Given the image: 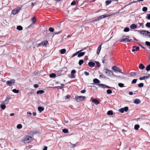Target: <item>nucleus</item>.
<instances>
[{"label":"nucleus","instance_id":"nucleus-52","mask_svg":"<svg viewBox=\"0 0 150 150\" xmlns=\"http://www.w3.org/2000/svg\"><path fill=\"white\" fill-rule=\"evenodd\" d=\"M119 111L121 113H123L124 111V110L123 108H121L119 110Z\"/></svg>","mask_w":150,"mask_h":150},{"label":"nucleus","instance_id":"nucleus-46","mask_svg":"<svg viewBox=\"0 0 150 150\" xmlns=\"http://www.w3.org/2000/svg\"><path fill=\"white\" fill-rule=\"evenodd\" d=\"M49 30L51 32H53L54 31V29L52 27H50L49 28Z\"/></svg>","mask_w":150,"mask_h":150},{"label":"nucleus","instance_id":"nucleus-1","mask_svg":"<svg viewBox=\"0 0 150 150\" xmlns=\"http://www.w3.org/2000/svg\"><path fill=\"white\" fill-rule=\"evenodd\" d=\"M33 140V138L31 136L26 135L24 137L22 141L25 143H29Z\"/></svg>","mask_w":150,"mask_h":150},{"label":"nucleus","instance_id":"nucleus-33","mask_svg":"<svg viewBox=\"0 0 150 150\" xmlns=\"http://www.w3.org/2000/svg\"><path fill=\"white\" fill-rule=\"evenodd\" d=\"M22 127V126L21 124H18L17 126V128L18 129H21Z\"/></svg>","mask_w":150,"mask_h":150},{"label":"nucleus","instance_id":"nucleus-20","mask_svg":"<svg viewBox=\"0 0 150 150\" xmlns=\"http://www.w3.org/2000/svg\"><path fill=\"white\" fill-rule=\"evenodd\" d=\"M141 101L139 99H136L134 101V103L137 104H138L140 103Z\"/></svg>","mask_w":150,"mask_h":150},{"label":"nucleus","instance_id":"nucleus-18","mask_svg":"<svg viewBox=\"0 0 150 150\" xmlns=\"http://www.w3.org/2000/svg\"><path fill=\"white\" fill-rule=\"evenodd\" d=\"M137 26L134 24H132L130 26V28L132 29H134L137 28Z\"/></svg>","mask_w":150,"mask_h":150},{"label":"nucleus","instance_id":"nucleus-62","mask_svg":"<svg viewBox=\"0 0 150 150\" xmlns=\"http://www.w3.org/2000/svg\"><path fill=\"white\" fill-rule=\"evenodd\" d=\"M84 74H85L86 75V76H88L89 75V74L88 73V72H86V71H85L84 72Z\"/></svg>","mask_w":150,"mask_h":150},{"label":"nucleus","instance_id":"nucleus-49","mask_svg":"<svg viewBox=\"0 0 150 150\" xmlns=\"http://www.w3.org/2000/svg\"><path fill=\"white\" fill-rule=\"evenodd\" d=\"M146 45L147 46H150V42L148 41H146L145 42Z\"/></svg>","mask_w":150,"mask_h":150},{"label":"nucleus","instance_id":"nucleus-23","mask_svg":"<svg viewBox=\"0 0 150 150\" xmlns=\"http://www.w3.org/2000/svg\"><path fill=\"white\" fill-rule=\"evenodd\" d=\"M139 68L141 69H144L145 66L142 64H139Z\"/></svg>","mask_w":150,"mask_h":150},{"label":"nucleus","instance_id":"nucleus-5","mask_svg":"<svg viewBox=\"0 0 150 150\" xmlns=\"http://www.w3.org/2000/svg\"><path fill=\"white\" fill-rule=\"evenodd\" d=\"M48 43L47 41L44 40L43 41L41 42L38 44V45L36 46L37 47H39L40 46H46Z\"/></svg>","mask_w":150,"mask_h":150},{"label":"nucleus","instance_id":"nucleus-38","mask_svg":"<svg viewBox=\"0 0 150 150\" xmlns=\"http://www.w3.org/2000/svg\"><path fill=\"white\" fill-rule=\"evenodd\" d=\"M12 91L14 93H18L19 92L18 90H16V89H13L12 90Z\"/></svg>","mask_w":150,"mask_h":150},{"label":"nucleus","instance_id":"nucleus-36","mask_svg":"<svg viewBox=\"0 0 150 150\" xmlns=\"http://www.w3.org/2000/svg\"><path fill=\"white\" fill-rule=\"evenodd\" d=\"M106 92L108 94H110L112 93V92L111 90L110 89H108L107 90Z\"/></svg>","mask_w":150,"mask_h":150},{"label":"nucleus","instance_id":"nucleus-7","mask_svg":"<svg viewBox=\"0 0 150 150\" xmlns=\"http://www.w3.org/2000/svg\"><path fill=\"white\" fill-rule=\"evenodd\" d=\"M15 83V80L14 79L8 81L6 82L7 85L9 86H11L12 84Z\"/></svg>","mask_w":150,"mask_h":150},{"label":"nucleus","instance_id":"nucleus-32","mask_svg":"<svg viewBox=\"0 0 150 150\" xmlns=\"http://www.w3.org/2000/svg\"><path fill=\"white\" fill-rule=\"evenodd\" d=\"M62 132L65 133H68V130L67 129H62Z\"/></svg>","mask_w":150,"mask_h":150},{"label":"nucleus","instance_id":"nucleus-30","mask_svg":"<svg viewBox=\"0 0 150 150\" xmlns=\"http://www.w3.org/2000/svg\"><path fill=\"white\" fill-rule=\"evenodd\" d=\"M84 61L83 59L80 60L79 62V64L80 65H81L83 63Z\"/></svg>","mask_w":150,"mask_h":150},{"label":"nucleus","instance_id":"nucleus-22","mask_svg":"<svg viewBox=\"0 0 150 150\" xmlns=\"http://www.w3.org/2000/svg\"><path fill=\"white\" fill-rule=\"evenodd\" d=\"M38 109L39 111L40 112H41L42 111L44 110V108L42 107H39L38 108Z\"/></svg>","mask_w":150,"mask_h":150},{"label":"nucleus","instance_id":"nucleus-58","mask_svg":"<svg viewBox=\"0 0 150 150\" xmlns=\"http://www.w3.org/2000/svg\"><path fill=\"white\" fill-rule=\"evenodd\" d=\"M107 57L106 56H105L103 59L104 60L106 61V60L107 59Z\"/></svg>","mask_w":150,"mask_h":150},{"label":"nucleus","instance_id":"nucleus-55","mask_svg":"<svg viewBox=\"0 0 150 150\" xmlns=\"http://www.w3.org/2000/svg\"><path fill=\"white\" fill-rule=\"evenodd\" d=\"M4 103L7 104L9 102V99H7V98L6 99L4 100Z\"/></svg>","mask_w":150,"mask_h":150},{"label":"nucleus","instance_id":"nucleus-35","mask_svg":"<svg viewBox=\"0 0 150 150\" xmlns=\"http://www.w3.org/2000/svg\"><path fill=\"white\" fill-rule=\"evenodd\" d=\"M137 74V72H132L130 73V75L132 76L136 75Z\"/></svg>","mask_w":150,"mask_h":150},{"label":"nucleus","instance_id":"nucleus-47","mask_svg":"<svg viewBox=\"0 0 150 150\" xmlns=\"http://www.w3.org/2000/svg\"><path fill=\"white\" fill-rule=\"evenodd\" d=\"M146 18L147 19H150V14H147Z\"/></svg>","mask_w":150,"mask_h":150},{"label":"nucleus","instance_id":"nucleus-40","mask_svg":"<svg viewBox=\"0 0 150 150\" xmlns=\"http://www.w3.org/2000/svg\"><path fill=\"white\" fill-rule=\"evenodd\" d=\"M145 35L148 36L149 38H150V32L148 31H147Z\"/></svg>","mask_w":150,"mask_h":150},{"label":"nucleus","instance_id":"nucleus-57","mask_svg":"<svg viewBox=\"0 0 150 150\" xmlns=\"http://www.w3.org/2000/svg\"><path fill=\"white\" fill-rule=\"evenodd\" d=\"M96 62L97 66L98 67H99L100 66V63H99V62Z\"/></svg>","mask_w":150,"mask_h":150},{"label":"nucleus","instance_id":"nucleus-16","mask_svg":"<svg viewBox=\"0 0 150 150\" xmlns=\"http://www.w3.org/2000/svg\"><path fill=\"white\" fill-rule=\"evenodd\" d=\"M139 47H135V46L133 47V49H132V51L134 52L135 51H138L139 50Z\"/></svg>","mask_w":150,"mask_h":150},{"label":"nucleus","instance_id":"nucleus-34","mask_svg":"<svg viewBox=\"0 0 150 150\" xmlns=\"http://www.w3.org/2000/svg\"><path fill=\"white\" fill-rule=\"evenodd\" d=\"M139 127V126L138 125H136L134 126V128L136 130H138Z\"/></svg>","mask_w":150,"mask_h":150},{"label":"nucleus","instance_id":"nucleus-24","mask_svg":"<svg viewBox=\"0 0 150 150\" xmlns=\"http://www.w3.org/2000/svg\"><path fill=\"white\" fill-rule=\"evenodd\" d=\"M93 81L95 83H99L100 82L99 80L97 79H93Z\"/></svg>","mask_w":150,"mask_h":150},{"label":"nucleus","instance_id":"nucleus-63","mask_svg":"<svg viewBox=\"0 0 150 150\" xmlns=\"http://www.w3.org/2000/svg\"><path fill=\"white\" fill-rule=\"evenodd\" d=\"M66 98L67 99H68L69 98H70V96L69 95H67L66 96Z\"/></svg>","mask_w":150,"mask_h":150},{"label":"nucleus","instance_id":"nucleus-27","mask_svg":"<svg viewBox=\"0 0 150 150\" xmlns=\"http://www.w3.org/2000/svg\"><path fill=\"white\" fill-rule=\"evenodd\" d=\"M50 76L51 78H55L56 77V75L54 73H52L50 75Z\"/></svg>","mask_w":150,"mask_h":150},{"label":"nucleus","instance_id":"nucleus-37","mask_svg":"<svg viewBox=\"0 0 150 150\" xmlns=\"http://www.w3.org/2000/svg\"><path fill=\"white\" fill-rule=\"evenodd\" d=\"M118 85L119 87L121 88L124 87V84L122 83H119L118 84Z\"/></svg>","mask_w":150,"mask_h":150},{"label":"nucleus","instance_id":"nucleus-15","mask_svg":"<svg viewBox=\"0 0 150 150\" xmlns=\"http://www.w3.org/2000/svg\"><path fill=\"white\" fill-rule=\"evenodd\" d=\"M85 52H80L78 53V57H82L85 54Z\"/></svg>","mask_w":150,"mask_h":150},{"label":"nucleus","instance_id":"nucleus-53","mask_svg":"<svg viewBox=\"0 0 150 150\" xmlns=\"http://www.w3.org/2000/svg\"><path fill=\"white\" fill-rule=\"evenodd\" d=\"M145 76H144L143 77H140L139 78V79L141 80H144L145 79Z\"/></svg>","mask_w":150,"mask_h":150},{"label":"nucleus","instance_id":"nucleus-28","mask_svg":"<svg viewBox=\"0 0 150 150\" xmlns=\"http://www.w3.org/2000/svg\"><path fill=\"white\" fill-rule=\"evenodd\" d=\"M17 29L19 30H23V28L22 26L19 25L17 27Z\"/></svg>","mask_w":150,"mask_h":150},{"label":"nucleus","instance_id":"nucleus-4","mask_svg":"<svg viewBox=\"0 0 150 150\" xmlns=\"http://www.w3.org/2000/svg\"><path fill=\"white\" fill-rule=\"evenodd\" d=\"M85 97L83 96H76L75 99L78 102H80L84 100Z\"/></svg>","mask_w":150,"mask_h":150},{"label":"nucleus","instance_id":"nucleus-41","mask_svg":"<svg viewBox=\"0 0 150 150\" xmlns=\"http://www.w3.org/2000/svg\"><path fill=\"white\" fill-rule=\"evenodd\" d=\"M129 28L126 27L124 29V31L125 32H128L129 31Z\"/></svg>","mask_w":150,"mask_h":150},{"label":"nucleus","instance_id":"nucleus-26","mask_svg":"<svg viewBox=\"0 0 150 150\" xmlns=\"http://www.w3.org/2000/svg\"><path fill=\"white\" fill-rule=\"evenodd\" d=\"M60 53L62 54H64L66 52V50L65 49H63L60 50Z\"/></svg>","mask_w":150,"mask_h":150},{"label":"nucleus","instance_id":"nucleus-3","mask_svg":"<svg viewBox=\"0 0 150 150\" xmlns=\"http://www.w3.org/2000/svg\"><path fill=\"white\" fill-rule=\"evenodd\" d=\"M112 69L115 72H119L122 74L124 72V70L122 71L119 67H118L115 66H113L112 68Z\"/></svg>","mask_w":150,"mask_h":150},{"label":"nucleus","instance_id":"nucleus-14","mask_svg":"<svg viewBox=\"0 0 150 150\" xmlns=\"http://www.w3.org/2000/svg\"><path fill=\"white\" fill-rule=\"evenodd\" d=\"M61 86H54L53 87V88H56L57 89H62L64 86V84L62 83L61 84Z\"/></svg>","mask_w":150,"mask_h":150},{"label":"nucleus","instance_id":"nucleus-13","mask_svg":"<svg viewBox=\"0 0 150 150\" xmlns=\"http://www.w3.org/2000/svg\"><path fill=\"white\" fill-rule=\"evenodd\" d=\"M88 66L90 67H93L95 66V63L92 62H90L88 63Z\"/></svg>","mask_w":150,"mask_h":150},{"label":"nucleus","instance_id":"nucleus-25","mask_svg":"<svg viewBox=\"0 0 150 150\" xmlns=\"http://www.w3.org/2000/svg\"><path fill=\"white\" fill-rule=\"evenodd\" d=\"M44 92V91L43 90H39L37 91V94H42Z\"/></svg>","mask_w":150,"mask_h":150},{"label":"nucleus","instance_id":"nucleus-45","mask_svg":"<svg viewBox=\"0 0 150 150\" xmlns=\"http://www.w3.org/2000/svg\"><path fill=\"white\" fill-rule=\"evenodd\" d=\"M137 79H133L132 82V83L134 84L136 83L137 82Z\"/></svg>","mask_w":150,"mask_h":150},{"label":"nucleus","instance_id":"nucleus-44","mask_svg":"<svg viewBox=\"0 0 150 150\" xmlns=\"http://www.w3.org/2000/svg\"><path fill=\"white\" fill-rule=\"evenodd\" d=\"M76 146H77V145H76V144H72L71 143V148H74V147H76Z\"/></svg>","mask_w":150,"mask_h":150},{"label":"nucleus","instance_id":"nucleus-64","mask_svg":"<svg viewBox=\"0 0 150 150\" xmlns=\"http://www.w3.org/2000/svg\"><path fill=\"white\" fill-rule=\"evenodd\" d=\"M47 147L46 146H45L44 147V148L43 149V150H47Z\"/></svg>","mask_w":150,"mask_h":150},{"label":"nucleus","instance_id":"nucleus-59","mask_svg":"<svg viewBox=\"0 0 150 150\" xmlns=\"http://www.w3.org/2000/svg\"><path fill=\"white\" fill-rule=\"evenodd\" d=\"M75 4L76 2L74 1H73L71 3V5H75Z\"/></svg>","mask_w":150,"mask_h":150},{"label":"nucleus","instance_id":"nucleus-31","mask_svg":"<svg viewBox=\"0 0 150 150\" xmlns=\"http://www.w3.org/2000/svg\"><path fill=\"white\" fill-rule=\"evenodd\" d=\"M146 70L147 71H149L150 70V64L148 65L146 67Z\"/></svg>","mask_w":150,"mask_h":150},{"label":"nucleus","instance_id":"nucleus-6","mask_svg":"<svg viewBox=\"0 0 150 150\" xmlns=\"http://www.w3.org/2000/svg\"><path fill=\"white\" fill-rule=\"evenodd\" d=\"M21 9L20 7H18L14 9L12 11V13L13 15L16 14L19 12L21 10Z\"/></svg>","mask_w":150,"mask_h":150},{"label":"nucleus","instance_id":"nucleus-19","mask_svg":"<svg viewBox=\"0 0 150 150\" xmlns=\"http://www.w3.org/2000/svg\"><path fill=\"white\" fill-rule=\"evenodd\" d=\"M92 102L94 103L96 105H98L100 103L99 101L97 100L96 99H93L92 100Z\"/></svg>","mask_w":150,"mask_h":150},{"label":"nucleus","instance_id":"nucleus-50","mask_svg":"<svg viewBox=\"0 0 150 150\" xmlns=\"http://www.w3.org/2000/svg\"><path fill=\"white\" fill-rule=\"evenodd\" d=\"M144 86V84L143 83H139L138 85V86L139 87H142L143 86Z\"/></svg>","mask_w":150,"mask_h":150},{"label":"nucleus","instance_id":"nucleus-54","mask_svg":"<svg viewBox=\"0 0 150 150\" xmlns=\"http://www.w3.org/2000/svg\"><path fill=\"white\" fill-rule=\"evenodd\" d=\"M62 32V30H61L59 32H54V34H58L61 33Z\"/></svg>","mask_w":150,"mask_h":150},{"label":"nucleus","instance_id":"nucleus-43","mask_svg":"<svg viewBox=\"0 0 150 150\" xmlns=\"http://www.w3.org/2000/svg\"><path fill=\"white\" fill-rule=\"evenodd\" d=\"M142 10L143 11L146 12L147 10V8L146 7H144L143 8Z\"/></svg>","mask_w":150,"mask_h":150},{"label":"nucleus","instance_id":"nucleus-61","mask_svg":"<svg viewBox=\"0 0 150 150\" xmlns=\"http://www.w3.org/2000/svg\"><path fill=\"white\" fill-rule=\"evenodd\" d=\"M39 86L38 85V84H35L34 85V87L35 88H37Z\"/></svg>","mask_w":150,"mask_h":150},{"label":"nucleus","instance_id":"nucleus-9","mask_svg":"<svg viewBox=\"0 0 150 150\" xmlns=\"http://www.w3.org/2000/svg\"><path fill=\"white\" fill-rule=\"evenodd\" d=\"M110 15H108V14L103 15H102L98 18V20H100L103 18H105L110 16Z\"/></svg>","mask_w":150,"mask_h":150},{"label":"nucleus","instance_id":"nucleus-60","mask_svg":"<svg viewBox=\"0 0 150 150\" xmlns=\"http://www.w3.org/2000/svg\"><path fill=\"white\" fill-rule=\"evenodd\" d=\"M86 91V90H82L81 91V93H85Z\"/></svg>","mask_w":150,"mask_h":150},{"label":"nucleus","instance_id":"nucleus-21","mask_svg":"<svg viewBox=\"0 0 150 150\" xmlns=\"http://www.w3.org/2000/svg\"><path fill=\"white\" fill-rule=\"evenodd\" d=\"M82 50H81L80 51H79L75 52V53H74V54H73L72 56V57H75V56H76V55H77V54L78 55V53H79L80 52H81Z\"/></svg>","mask_w":150,"mask_h":150},{"label":"nucleus","instance_id":"nucleus-51","mask_svg":"<svg viewBox=\"0 0 150 150\" xmlns=\"http://www.w3.org/2000/svg\"><path fill=\"white\" fill-rule=\"evenodd\" d=\"M124 111L127 112L128 110V108L127 107H125L124 108H123Z\"/></svg>","mask_w":150,"mask_h":150},{"label":"nucleus","instance_id":"nucleus-11","mask_svg":"<svg viewBox=\"0 0 150 150\" xmlns=\"http://www.w3.org/2000/svg\"><path fill=\"white\" fill-rule=\"evenodd\" d=\"M98 86H99V87H100L102 88H110V87L103 84H98Z\"/></svg>","mask_w":150,"mask_h":150},{"label":"nucleus","instance_id":"nucleus-17","mask_svg":"<svg viewBox=\"0 0 150 150\" xmlns=\"http://www.w3.org/2000/svg\"><path fill=\"white\" fill-rule=\"evenodd\" d=\"M102 45V44H101L98 47L97 50V54L98 55L99 54L101 49V46Z\"/></svg>","mask_w":150,"mask_h":150},{"label":"nucleus","instance_id":"nucleus-10","mask_svg":"<svg viewBox=\"0 0 150 150\" xmlns=\"http://www.w3.org/2000/svg\"><path fill=\"white\" fill-rule=\"evenodd\" d=\"M31 21L32 22V23L29 26L30 27L32 25H33L36 22V21L35 17V16L31 18Z\"/></svg>","mask_w":150,"mask_h":150},{"label":"nucleus","instance_id":"nucleus-42","mask_svg":"<svg viewBox=\"0 0 150 150\" xmlns=\"http://www.w3.org/2000/svg\"><path fill=\"white\" fill-rule=\"evenodd\" d=\"M111 0H107L106 1L105 3L106 5H108L111 3Z\"/></svg>","mask_w":150,"mask_h":150},{"label":"nucleus","instance_id":"nucleus-56","mask_svg":"<svg viewBox=\"0 0 150 150\" xmlns=\"http://www.w3.org/2000/svg\"><path fill=\"white\" fill-rule=\"evenodd\" d=\"M76 72V71L75 70H73L71 71V74H74Z\"/></svg>","mask_w":150,"mask_h":150},{"label":"nucleus","instance_id":"nucleus-48","mask_svg":"<svg viewBox=\"0 0 150 150\" xmlns=\"http://www.w3.org/2000/svg\"><path fill=\"white\" fill-rule=\"evenodd\" d=\"M146 26L148 28H150V22H148L146 24Z\"/></svg>","mask_w":150,"mask_h":150},{"label":"nucleus","instance_id":"nucleus-39","mask_svg":"<svg viewBox=\"0 0 150 150\" xmlns=\"http://www.w3.org/2000/svg\"><path fill=\"white\" fill-rule=\"evenodd\" d=\"M1 108L3 110L5 109L6 107V106L5 105L1 104Z\"/></svg>","mask_w":150,"mask_h":150},{"label":"nucleus","instance_id":"nucleus-12","mask_svg":"<svg viewBox=\"0 0 150 150\" xmlns=\"http://www.w3.org/2000/svg\"><path fill=\"white\" fill-rule=\"evenodd\" d=\"M136 31H138V32L140 33V34L142 35H145L146 34V33L147 32V30H137Z\"/></svg>","mask_w":150,"mask_h":150},{"label":"nucleus","instance_id":"nucleus-29","mask_svg":"<svg viewBox=\"0 0 150 150\" xmlns=\"http://www.w3.org/2000/svg\"><path fill=\"white\" fill-rule=\"evenodd\" d=\"M107 114L108 115H113V112L111 110H109L108 111V112H107Z\"/></svg>","mask_w":150,"mask_h":150},{"label":"nucleus","instance_id":"nucleus-2","mask_svg":"<svg viewBox=\"0 0 150 150\" xmlns=\"http://www.w3.org/2000/svg\"><path fill=\"white\" fill-rule=\"evenodd\" d=\"M104 71L108 76H110L114 75L112 71L106 68L104 69Z\"/></svg>","mask_w":150,"mask_h":150},{"label":"nucleus","instance_id":"nucleus-8","mask_svg":"<svg viewBox=\"0 0 150 150\" xmlns=\"http://www.w3.org/2000/svg\"><path fill=\"white\" fill-rule=\"evenodd\" d=\"M132 39L129 40L128 38H125L123 39H121L120 41V42H130L131 41H132Z\"/></svg>","mask_w":150,"mask_h":150}]
</instances>
